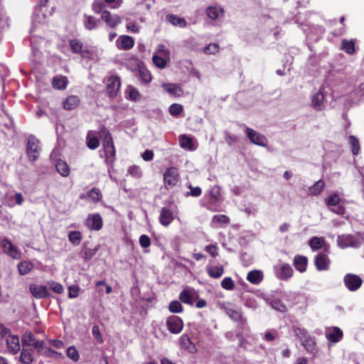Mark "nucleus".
I'll use <instances>...</instances> for the list:
<instances>
[{
    "instance_id": "nucleus-1",
    "label": "nucleus",
    "mask_w": 364,
    "mask_h": 364,
    "mask_svg": "<svg viewBox=\"0 0 364 364\" xmlns=\"http://www.w3.org/2000/svg\"><path fill=\"white\" fill-rule=\"evenodd\" d=\"M364 245V232L343 234L337 237V245L341 249L359 248Z\"/></svg>"
},
{
    "instance_id": "nucleus-2",
    "label": "nucleus",
    "mask_w": 364,
    "mask_h": 364,
    "mask_svg": "<svg viewBox=\"0 0 364 364\" xmlns=\"http://www.w3.org/2000/svg\"><path fill=\"white\" fill-rule=\"evenodd\" d=\"M291 331L302 342L307 350L313 351L314 350L315 343L304 328L299 324H294L291 327Z\"/></svg>"
},
{
    "instance_id": "nucleus-3",
    "label": "nucleus",
    "mask_w": 364,
    "mask_h": 364,
    "mask_svg": "<svg viewBox=\"0 0 364 364\" xmlns=\"http://www.w3.org/2000/svg\"><path fill=\"white\" fill-rule=\"evenodd\" d=\"M48 3V0H41L40 5L36 9L32 21L31 32H33L39 24L44 23L46 22V5Z\"/></svg>"
},
{
    "instance_id": "nucleus-4",
    "label": "nucleus",
    "mask_w": 364,
    "mask_h": 364,
    "mask_svg": "<svg viewBox=\"0 0 364 364\" xmlns=\"http://www.w3.org/2000/svg\"><path fill=\"white\" fill-rule=\"evenodd\" d=\"M326 101V92L324 88H320L314 92L311 97V106L316 111H321L325 107Z\"/></svg>"
},
{
    "instance_id": "nucleus-5",
    "label": "nucleus",
    "mask_w": 364,
    "mask_h": 364,
    "mask_svg": "<svg viewBox=\"0 0 364 364\" xmlns=\"http://www.w3.org/2000/svg\"><path fill=\"white\" fill-rule=\"evenodd\" d=\"M242 127L245 128L248 139L252 144L263 147L267 146L268 141L265 136L244 124Z\"/></svg>"
},
{
    "instance_id": "nucleus-6",
    "label": "nucleus",
    "mask_w": 364,
    "mask_h": 364,
    "mask_svg": "<svg viewBox=\"0 0 364 364\" xmlns=\"http://www.w3.org/2000/svg\"><path fill=\"white\" fill-rule=\"evenodd\" d=\"M39 141L33 136L28 137L27 144V155L29 160L35 161L38 159L40 154Z\"/></svg>"
},
{
    "instance_id": "nucleus-7",
    "label": "nucleus",
    "mask_w": 364,
    "mask_h": 364,
    "mask_svg": "<svg viewBox=\"0 0 364 364\" xmlns=\"http://www.w3.org/2000/svg\"><path fill=\"white\" fill-rule=\"evenodd\" d=\"M164 181L167 188L176 186L179 182L178 169L175 167L168 168L164 173Z\"/></svg>"
},
{
    "instance_id": "nucleus-8",
    "label": "nucleus",
    "mask_w": 364,
    "mask_h": 364,
    "mask_svg": "<svg viewBox=\"0 0 364 364\" xmlns=\"http://www.w3.org/2000/svg\"><path fill=\"white\" fill-rule=\"evenodd\" d=\"M1 244L5 254L14 259H21V252L9 240L4 238L1 240Z\"/></svg>"
},
{
    "instance_id": "nucleus-9",
    "label": "nucleus",
    "mask_w": 364,
    "mask_h": 364,
    "mask_svg": "<svg viewBox=\"0 0 364 364\" xmlns=\"http://www.w3.org/2000/svg\"><path fill=\"white\" fill-rule=\"evenodd\" d=\"M166 326L168 330L174 334L181 333L183 328L182 319L177 316H170L166 319Z\"/></svg>"
},
{
    "instance_id": "nucleus-10",
    "label": "nucleus",
    "mask_w": 364,
    "mask_h": 364,
    "mask_svg": "<svg viewBox=\"0 0 364 364\" xmlns=\"http://www.w3.org/2000/svg\"><path fill=\"white\" fill-rule=\"evenodd\" d=\"M346 287L351 291L358 290L362 285V279L354 274H347L343 279Z\"/></svg>"
},
{
    "instance_id": "nucleus-11",
    "label": "nucleus",
    "mask_w": 364,
    "mask_h": 364,
    "mask_svg": "<svg viewBox=\"0 0 364 364\" xmlns=\"http://www.w3.org/2000/svg\"><path fill=\"white\" fill-rule=\"evenodd\" d=\"M198 297V293L190 287L183 289L179 294L181 301L190 306H193Z\"/></svg>"
},
{
    "instance_id": "nucleus-12",
    "label": "nucleus",
    "mask_w": 364,
    "mask_h": 364,
    "mask_svg": "<svg viewBox=\"0 0 364 364\" xmlns=\"http://www.w3.org/2000/svg\"><path fill=\"white\" fill-rule=\"evenodd\" d=\"M121 86V82L119 77L111 75L107 79V91L110 97H116Z\"/></svg>"
},
{
    "instance_id": "nucleus-13",
    "label": "nucleus",
    "mask_w": 364,
    "mask_h": 364,
    "mask_svg": "<svg viewBox=\"0 0 364 364\" xmlns=\"http://www.w3.org/2000/svg\"><path fill=\"white\" fill-rule=\"evenodd\" d=\"M224 9L219 4L208 6L205 9L207 17L212 21H217L224 16Z\"/></svg>"
},
{
    "instance_id": "nucleus-14",
    "label": "nucleus",
    "mask_w": 364,
    "mask_h": 364,
    "mask_svg": "<svg viewBox=\"0 0 364 364\" xmlns=\"http://www.w3.org/2000/svg\"><path fill=\"white\" fill-rule=\"evenodd\" d=\"M134 40L132 37L127 35H122L118 37L116 41V46L119 50H128L134 46Z\"/></svg>"
},
{
    "instance_id": "nucleus-15",
    "label": "nucleus",
    "mask_w": 364,
    "mask_h": 364,
    "mask_svg": "<svg viewBox=\"0 0 364 364\" xmlns=\"http://www.w3.org/2000/svg\"><path fill=\"white\" fill-rule=\"evenodd\" d=\"M101 18L109 28H115L122 23V18L117 14H112L108 11H105L101 15Z\"/></svg>"
},
{
    "instance_id": "nucleus-16",
    "label": "nucleus",
    "mask_w": 364,
    "mask_h": 364,
    "mask_svg": "<svg viewBox=\"0 0 364 364\" xmlns=\"http://www.w3.org/2000/svg\"><path fill=\"white\" fill-rule=\"evenodd\" d=\"M6 343L9 353L13 355L18 353L21 349L18 336L9 334L6 338Z\"/></svg>"
},
{
    "instance_id": "nucleus-17",
    "label": "nucleus",
    "mask_w": 364,
    "mask_h": 364,
    "mask_svg": "<svg viewBox=\"0 0 364 364\" xmlns=\"http://www.w3.org/2000/svg\"><path fill=\"white\" fill-rule=\"evenodd\" d=\"M223 308L225 310L227 315L232 320L237 321V322H242L243 321L242 312L240 309L236 308L230 304L223 305Z\"/></svg>"
},
{
    "instance_id": "nucleus-18",
    "label": "nucleus",
    "mask_w": 364,
    "mask_h": 364,
    "mask_svg": "<svg viewBox=\"0 0 364 364\" xmlns=\"http://www.w3.org/2000/svg\"><path fill=\"white\" fill-rule=\"evenodd\" d=\"M86 225L92 230H100L102 228V219L100 214L88 215L86 220Z\"/></svg>"
},
{
    "instance_id": "nucleus-19",
    "label": "nucleus",
    "mask_w": 364,
    "mask_h": 364,
    "mask_svg": "<svg viewBox=\"0 0 364 364\" xmlns=\"http://www.w3.org/2000/svg\"><path fill=\"white\" fill-rule=\"evenodd\" d=\"M314 264L317 270H327L329 267L330 259L327 255L324 253H320L315 257Z\"/></svg>"
},
{
    "instance_id": "nucleus-20",
    "label": "nucleus",
    "mask_w": 364,
    "mask_h": 364,
    "mask_svg": "<svg viewBox=\"0 0 364 364\" xmlns=\"http://www.w3.org/2000/svg\"><path fill=\"white\" fill-rule=\"evenodd\" d=\"M178 139L181 148L188 151H194L196 149L197 146L194 138L186 134H183L179 136Z\"/></svg>"
},
{
    "instance_id": "nucleus-21",
    "label": "nucleus",
    "mask_w": 364,
    "mask_h": 364,
    "mask_svg": "<svg viewBox=\"0 0 364 364\" xmlns=\"http://www.w3.org/2000/svg\"><path fill=\"white\" fill-rule=\"evenodd\" d=\"M293 272V269L289 264H283L277 269L276 274L279 279L287 280L291 277Z\"/></svg>"
},
{
    "instance_id": "nucleus-22",
    "label": "nucleus",
    "mask_w": 364,
    "mask_h": 364,
    "mask_svg": "<svg viewBox=\"0 0 364 364\" xmlns=\"http://www.w3.org/2000/svg\"><path fill=\"white\" fill-rule=\"evenodd\" d=\"M174 219L173 213L167 208H163L159 215V221L164 226H168Z\"/></svg>"
},
{
    "instance_id": "nucleus-23",
    "label": "nucleus",
    "mask_w": 364,
    "mask_h": 364,
    "mask_svg": "<svg viewBox=\"0 0 364 364\" xmlns=\"http://www.w3.org/2000/svg\"><path fill=\"white\" fill-rule=\"evenodd\" d=\"M30 291L32 295L36 298L41 299L48 296V289L45 286L31 284L30 286Z\"/></svg>"
},
{
    "instance_id": "nucleus-24",
    "label": "nucleus",
    "mask_w": 364,
    "mask_h": 364,
    "mask_svg": "<svg viewBox=\"0 0 364 364\" xmlns=\"http://www.w3.org/2000/svg\"><path fill=\"white\" fill-rule=\"evenodd\" d=\"M18 360L22 364H32L34 360L32 350L23 347Z\"/></svg>"
},
{
    "instance_id": "nucleus-25",
    "label": "nucleus",
    "mask_w": 364,
    "mask_h": 364,
    "mask_svg": "<svg viewBox=\"0 0 364 364\" xmlns=\"http://www.w3.org/2000/svg\"><path fill=\"white\" fill-rule=\"evenodd\" d=\"M326 333L327 339L332 343L338 342L343 337V331L338 327L328 328Z\"/></svg>"
},
{
    "instance_id": "nucleus-26",
    "label": "nucleus",
    "mask_w": 364,
    "mask_h": 364,
    "mask_svg": "<svg viewBox=\"0 0 364 364\" xmlns=\"http://www.w3.org/2000/svg\"><path fill=\"white\" fill-rule=\"evenodd\" d=\"M68 84L67 77L59 75L53 78L52 85L54 89L63 90H65Z\"/></svg>"
},
{
    "instance_id": "nucleus-27",
    "label": "nucleus",
    "mask_w": 364,
    "mask_h": 364,
    "mask_svg": "<svg viewBox=\"0 0 364 364\" xmlns=\"http://www.w3.org/2000/svg\"><path fill=\"white\" fill-rule=\"evenodd\" d=\"M161 86L164 90L171 95L180 97L183 95V90L181 87L176 84L163 83Z\"/></svg>"
},
{
    "instance_id": "nucleus-28",
    "label": "nucleus",
    "mask_w": 364,
    "mask_h": 364,
    "mask_svg": "<svg viewBox=\"0 0 364 364\" xmlns=\"http://www.w3.org/2000/svg\"><path fill=\"white\" fill-rule=\"evenodd\" d=\"M263 272L260 270H252L247 276V279L252 284H259L263 279Z\"/></svg>"
},
{
    "instance_id": "nucleus-29",
    "label": "nucleus",
    "mask_w": 364,
    "mask_h": 364,
    "mask_svg": "<svg viewBox=\"0 0 364 364\" xmlns=\"http://www.w3.org/2000/svg\"><path fill=\"white\" fill-rule=\"evenodd\" d=\"M307 264V257L301 255H296L294 257V265L297 271L304 272L306 269Z\"/></svg>"
},
{
    "instance_id": "nucleus-30",
    "label": "nucleus",
    "mask_w": 364,
    "mask_h": 364,
    "mask_svg": "<svg viewBox=\"0 0 364 364\" xmlns=\"http://www.w3.org/2000/svg\"><path fill=\"white\" fill-rule=\"evenodd\" d=\"M126 97L132 101L138 102L141 99L139 90L132 85H128L125 90Z\"/></svg>"
},
{
    "instance_id": "nucleus-31",
    "label": "nucleus",
    "mask_w": 364,
    "mask_h": 364,
    "mask_svg": "<svg viewBox=\"0 0 364 364\" xmlns=\"http://www.w3.org/2000/svg\"><path fill=\"white\" fill-rule=\"evenodd\" d=\"M100 23V20L96 18L89 16L84 15L83 16V23L86 29L91 31L98 27V24Z\"/></svg>"
},
{
    "instance_id": "nucleus-32",
    "label": "nucleus",
    "mask_w": 364,
    "mask_h": 364,
    "mask_svg": "<svg viewBox=\"0 0 364 364\" xmlns=\"http://www.w3.org/2000/svg\"><path fill=\"white\" fill-rule=\"evenodd\" d=\"M79 103L80 99L77 96L70 95L64 102L63 107L66 110H73L78 106Z\"/></svg>"
},
{
    "instance_id": "nucleus-33",
    "label": "nucleus",
    "mask_w": 364,
    "mask_h": 364,
    "mask_svg": "<svg viewBox=\"0 0 364 364\" xmlns=\"http://www.w3.org/2000/svg\"><path fill=\"white\" fill-rule=\"evenodd\" d=\"M87 145L90 149H95L100 145V141L93 131H90L87 134Z\"/></svg>"
},
{
    "instance_id": "nucleus-34",
    "label": "nucleus",
    "mask_w": 364,
    "mask_h": 364,
    "mask_svg": "<svg viewBox=\"0 0 364 364\" xmlns=\"http://www.w3.org/2000/svg\"><path fill=\"white\" fill-rule=\"evenodd\" d=\"M166 20L171 24L178 26L180 28H184L186 26V21L183 18L177 16L173 14H168L166 16Z\"/></svg>"
},
{
    "instance_id": "nucleus-35",
    "label": "nucleus",
    "mask_w": 364,
    "mask_h": 364,
    "mask_svg": "<svg viewBox=\"0 0 364 364\" xmlns=\"http://www.w3.org/2000/svg\"><path fill=\"white\" fill-rule=\"evenodd\" d=\"M325 187V183L322 180H318L312 186L309 188L308 194L309 196H316L319 195Z\"/></svg>"
},
{
    "instance_id": "nucleus-36",
    "label": "nucleus",
    "mask_w": 364,
    "mask_h": 364,
    "mask_svg": "<svg viewBox=\"0 0 364 364\" xmlns=\"http://www.w3.org/2000/svg\"><path fill=\"white\" fill-rule=\"evenodd\" d=\"M17 268L21 275H26L33 269V264L30 261H21L18 264Z\"/></svg>"
},
{
    "instance_id": "nucleus-37",
    "label": "nucleus",
    "mask_w": 364,
    "mask_h": 364,
    "mask_svg": "<svg viewBox=\"0 0 364 364\" xmlns=\"http://www.w3.org/2000/svg\"><path fill=\"white\" fill-rule=\"evenodd\" d=\"M55 168L58 172L63 177H67L70 174V168L66 162L59 160L55 164Z\"/></svg>"
},
{
    "instance_id": "nucleus-38",
    "label": "nucleus",
    "mask_w": 364,
    "mask_h": 364,
    "mask_svg": "<svg viewBox=\"0 0 364 364\" xmlns=\"http://www.w3.org/2000/svg\"><path fill=\"white\" fill-rule=\"evenodd\" d=\"M362 97H364V83H362L360 87L355 90H351L349 92V98L354 102L359 101Z\"/></svg>"
},
{
    "instance_id": "nucleus-39",
    "label": "nucleus",
    "mask_w": 364,
    "mask_h": 364,
    "mask_svg": "<svg viewBox=\"0 0 364 364\" xmlns=\"http://www.w3.org/2000/svg\"><path fill=\"white\" fill-rule=\"evenodd\" d=\"M37 340L31 331H26L21 338L23 347L32 346Z\"/></svg>"
},
{
    "instance_id": "nucleus-40",
    "label": "nucleus",
    "mask_w": 364,
    "mask_h": 364,
    "mask_svg": "<svg viewBox=\"0 0 364 364\" xmlns=\"http://www.w3.org/2000/svg\"><path fill=\"white\" fill-rule=\"evenodd\" d=\"M325 244V240L321 237H313L310 239L309 245L312 250L321 249Z\"/></svg>"
},
{
    "instance_id": "nucleus-41",
    "label": "nucleus",
    "mask_w": 364,
    "mask_h": 364,
    "mask_svg": "<svg viewBox=\"0 0 364 364\" xmlns=\"http://www.w3.org/2000/svg\"><path fill=\"white\" fill-rule=\"evenodd\" d=\"M341 49L348 54H352L355 52V41L343 39Z\"/></svg>"
},
{
    "instance_id": "nucleus-42",
    "label": "nucleus",
    "mask_w": 364,
    "mask_h": 364,
    "mask_svg": "<svg viewBox=\"0 0 364 364\" xmlns=\"http://www.w3.org/2000/svg\"><path fill=\"white\" fill-rule=\"evenodd\" d=\"M170 58H163V56L154 54L152 56V60L154 65L159 68H164L166 66L167 62Z\"/></svg>"
},
{
    "instance_id": "nucleus-43",
    "label": "nucleus",
    "mask_w": 364,
    "mask_h": 364,
    "mask_svg": "<svg viewBox=\"0 0 364 364\" xmlns=\"http://www.w3.org/2000/svg\"><path fill=\"white\" fill-rule=\"evenodd\" d=\"M224 273V269L221 266H214L208 268V274L213 278H219Z\"/></svg>"
},
{
    "instance_id": "nucleus-44",
    "label": "nucleus",
    "mask_w": 364,
    "mask_h": 364,
    "mask_svg": "<svg viewBox=\"0 0 364 364\" xmlns=\"http://www.w3.org/2000/svg\"><path fill=\"white\" fill-rule=\"evenodd\" d=\"M349 144L351 147V151L353 155L356 156L360 152V143L358 138L355 136H349Z\"/></svg>"
},
{
    "instance_id": "nucleus-45",
    "label": "nucleus",
    "mask_w": 364,
    "mask_h": 364,
    "mask_svg": "<svg viewBox=\"0 0 364 364\" xmlns=\"http://www.w3.org/2000/svg\"><path fill=\"white\" fill-rule=\"evenodd\" d=\"M341 198L338 193H335L331 194L328 198L326 199V205L330 208L336 206L340 204Z\"/></svg>"
},
{
    "instance_id": "nucleus-46",
    "label": "nucleus",
    "mask_w": 364,
    "mask_h": 364,
    "mask_svg": "<svg viewBox=\"0 0 364 364\" xmlns=\"http://www.w3.org/2000/svg\"><path fill=\"white\" fill-rule=\"evenodd\" d=\"M139 76L140 80L145 83H149L152 80L151 75L150 72L145 68H139Z\"/></svg>"
},
{
    "instance_id": "nucleus-47",
    "label": "nucleus",
    "mask_w": 364,
    "mask_h": 364,
    "mask_svg": "<svg viewBox=\"0 0 364 364\" xmlns=\"http://www.w3.org/2000/svg\"><path fill=\"white\" fill-rule=\"evenodd\" d=\"M168 310L171 313L178 314L181 313L183 310V308L180 301L174 300L170 302L168 305Z\"/></svg>"
},
{
    "instance_id": "nucleus-48",
    "label": "nucleus",
    "mask_w": 364,
    "mask_h": 364,
    "mask_svg": "<svg viewBox=\"0 0 364 364\" xmlns=\"http://www.w3.org/2000/svg\"><path fill=\"white\" fill-rule=\"evenodd\" d=\"M126 28L128 31L133 33H138L140 31V26L128 18H126Z\"/></svg>"
},
{
    "instance_id": "nucleus-49",
    "label": "nucleus",
    "mask_w": 364,
    "mask_h": 364,
    "mask_svg": "<svg viewBox=\"0 0 364 364\" xmlns=\"http://www.w3.org/2000/svg\"><path fill=\"white\" fill-rule=\"evenodd\" d=\"M220 188L218 186H213L209 191V196L213 203L218 202L220 200Z\"/></svg>"
},
{
    "instance_id": "nucleus-50",
    "label": "nucleus",
    "mask_w": 364,
    "mask_h": 364,
    "mask_svg": "<svg viewBox=\"0 0 364 364\" xmlns=\"http://www.w3.org/2000/svg\"><path fill=\"white\" fill-rule=\"evenodd\" d=\"M68 238L70 242L75 245H77L82 240V235L79 231H71L68 234Z\"/></svg>"
},
{
    "instance_id": "nucleus-51",
    "label": "nucleus",
    "mask_w": 364,
    "mask_h": 364,
    "mask_svg": "<svg viewBox=\"0 0 364 364\" xmlns=\"http://www.w3.org/2000/svg\"><path fill=\"white\" fill-rule=\"evenodd\" d=\"M220 47L217 43H210L203 48L204 53L207 55H214L219 52Z\"/></svg>"
},
{
    "instance_id": "nucleus-52",
    "label": "nucleus",
    "mask_w": 364,
    "mask_h": 364,
    "mask_svg": "<svg viewBox=\"0 0 364 364\" xmlns=\"http://www.w3.org/2000/svg\"><path fill=\"white\" fill-rule=\"evenodd\" d=\"M66 354H67V356L69 358H70L72 360H73L74 362H77L80 358L78 351L76 350V348L74 346H70L67 349Z\"/></svg>"
},
{
    "instance_id": "nucleus-53",
    "label": "nucleus",
    "mask_w": 364,
    "mask_h": 364,
    "mask_svg": "<svg viewBox=\"0 0 364 364\" xmlns=\"http://www.w3.org/2000/svg\"><path fill=\"white\" fill-rule=\"evenodd\" d=\"M183 106L180 104L174 103L169 107V112L173 117H177L183 111Z\"/></svg>"
},
{
    "instance_id": "nucleus-54",
    "label": "nucleus",
    "mask_w": 364,
    "mask_h": 364,
    "mask_svg": "<svg viewBox=\"0 0 364 364\" xmlns=\"http://www.w3.org/2000/svg\"><path fill=\"white\" fill-rule=\"evenodd\" d=\"M154 54L161 55V56H163V58H170V51L163 44H160L158 46L157 49Z\"/></svg>"
},
{
    "instance_id": "nucleus-55",
    "label": "nucleus",
    "mask_w": 364,
    "mask_h": 364,
    "mask_svg": "<svg viewBox=\"0 0 364 364\" xmlns=\"http://www.w3.org/2000/svg\"><path fill=\"white\" fill-rule=\"evenodd\" d=\"M92 10L96 14H102L105 11V4L100 0H96L92 3Z\"/></svg>"
},
{
    "instance_id": "nucleus-56",
    "label": "nucleus",
    "mask_w": 364,
    "mask_h": 364,
    "mask_svg": "<svg viewBox=\"0 0 364 364\" xmlns=\"http://www.w3.org/2000/svg\"><path fill=\"white\" fill-rule=\"evenodd\" d=\"M212 222L215 224H228L230 219L225 215H215L213 216Z\"/></svg>"
},
{
    "instance_id": "nucleus-57",
    "label": "nucleus",
    "mask_w": 364,
    "mask_h": 364,
    "mask_svg": "<svg viewBox=\"0 0 364 364\" xmlns=\"http://www.w3.org/2000/svg\"><path fill=\"white\" fill-rule=\"evenodd\" d=\"M88 198H90L94 203L99 201L102 198V194L99 189L92 188L87 194Z\"/></svg>"
},
{
    "instance_id": "nucleus-58",
    "label": "nucleus",
    "mask_w": 364,
    "mask_h": 364,
    "mask_svg": "<svg viewBox=\"0 0 364 364\" xmlns=\"http://www.w3.org/2000/svg\"><path fill=\"white\" fill-rule=\"evenodd\" d=\"M71 49L74 53H83L82 44L78 40H73L70 41Z\"/></svg>"
},
{
    "instance_id": "nucleus-59",
    "label": "nucleus",
    "mask_w": 364,
    "mask_h": 364,
    "mask_svg": "<svg viewBox=\"0 0 364 364\" xmlns=\"http://www.w3.org/2000/svg\"><path fill=\"white\" fill-rule=\"evenodd\" d=\"M221 286L226 290H232L235 287V284L231 277H225L221 282Z\"/></svg>"
},
{
    "instance_id": "nucleus-60",
    "label": "nucleus",
    "mask_w": 364,
    "mask_h": 364,
    "mask_svg": "<svg viewBox=\"0 0 364 364\" xmlns=\"http://www.w3.org/2000/svg\"><path fill=\"white\" fill-rule=\"evenodd\" d=\"M105 152V157L107 161H112L114 159L115 157V149L114 146L104 149Z\"/></svg>"
},
{
    "instance_id": "nucleus-61",
    "label": "nucleus",
    "mask_w": 364,
    "mask_h": 364,
    "mask_svg": "<svg viewBox=\"0 0 364 364\" xmlns=\"http://www.w3.org/2000/svg\"><path fill=\"white\" fill-rule=\"evenodd\" d=\"M128 173L135 178H139L141 176V170L137 166H132L128 169Z\"/></svg>"
},
{
    "instance_id": "nucleus-62",
    "label": "nucleus",
    "mask_w": 364,
    "mask_h": 364,
    "mask_svg": "<svg viewBox=\"0 0 364 364\" xmlns=\"http://www.w3.org/2000/svg\"><path fill=\"white\" fill-rule=\"evenodd\" d=\"M102 146H103V149L108 148L109 146H110V147L114 146L112 138L111 136V134L108 132H107L105 135V138L102 141Z\"/></svg>"
},
{
    "instance_id": "nucleus-63",
    "label": "nucleus",
    "mask_w": 364,
    "mask_h": 364,
    "mask_svg": "<svg viewBox=\"0 0 364 364\" xmlns=\"http://www.w3.org/2000/svg\"><path fill=\"white\" fill-rule=\"evenodd\" d=\"M43 355H46L48 358H57L58 356L61 357L62 354L60 353H58L57 351L53 350L50 347H46L44 353L43 354Z\"/></svg>"
},
{
    "instance_id": "nucleus-64",
    "label": "nucleus",
    "mask_w": 364,
    "mask_h": 364,
    "mask_svg": "<svg viewBox=\"0 0 364 364\" xmlns=\"http://www.w3.org/2000/svg\"><path fill=\"white\" fill-rule=\"evenodd\" d=\"M39 355H43L45 350L44 342L43 341H36L32 346Z\"/></svg>"
}]
</instances>
